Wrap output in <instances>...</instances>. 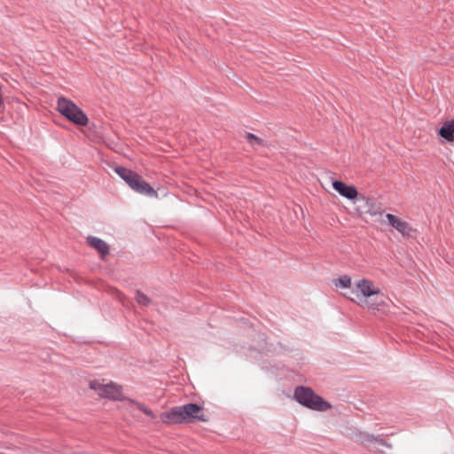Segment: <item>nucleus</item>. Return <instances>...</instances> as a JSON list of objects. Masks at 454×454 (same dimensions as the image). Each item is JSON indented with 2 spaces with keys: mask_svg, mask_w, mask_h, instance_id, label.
I'll list each match as a JSON object with an SVG mask.
<instances>
[{
  "mask_svg": "<svg viewBox=\"0 0 454 454\" xmlns=\"http://www.w3.org/2000/svg\"><path fill=\"white\" fill-rule=\"evenodd\" d=\"M295 399L302 405L316 411H326L331 405L316 395L310 388L299 387L294 392Z\"/></svg>",
  "mask_w": 454,
  "mask_h": 454,
  "instance_id": "obj_6",
  "label": "nucleus"
},
{
  "mask_svg": "<svg viewBox=\"0 0 454 454\" xmlns=\"http://www.w3.org/2000/svg\"><path fill=\"white\" fill-rule=\"evenodd\" d=\"M377 436L370 434H365L361 436V442L364 445H369L370 443L375 442V438Z\"/></svg>",
  "mask_w": 454,
  "mask_h": 454,
  "instance_id": "obj_15",
  "label": "nucleus"
},
{
  "mask_svg": "<svg viewBox=\"0 0 454 454\" xmlns=\"http://www.w3.org/2000/svg\"><path fill=\"white\" fill-rule=\"evenodd\" d=\"M440 137L447 142H454V120L446 121L438 131Z\"/></svg>",
  "mask_w": 454,
  "mask_h": 454,
  "instance_id": "obj_10",
  "label": "nucleus"
},
{
  "mask_svg": "<svg viewBox=\"0 0 454 454\" xmlns=\"http://www.w3.org/2000/svg\"><path fill=\"white\" fill-rule=\"evenodd\" d=\"M246 141L250 144L254 149L264 146L266 144L264 140L253 133H246L245 135Z\"/></svg>",
  "mask_w": 454,
  "mask_h": 454,
  "instance_id": "obj_11",
  "label": "nucleus"
},
{
  "mask_svg": "<svg viewBox=\"0 0 454 454\" xmlns=\"http://www.w3.org/2000/svg\"><path fill=\"white\" fill-rule=\"evenodd\" d=\"M125 400H127L129 402V403L136 406L138 410L143 411L148 417H150L152 419L155 418V414L153 413V411L152 410L146 408L144 404H142L133 399H129V398H125Z\"/></svg>",
  "mask_w": 454,
  "mask_h": 454,
  "instance_id": "obj_12",
  "label": "nucleus"
},
{
  "mask_svg": "<svg viewBox=\"0 0 454 454\" xmlns=\"http://www.w3.org/2000/svg\"><path fill=\"white\" fill-rule=\"evenodd\" d=\"M115 172L135 192L149 197H158L157 192L148 183L143 180L138 174L123 167L116 168Z\"/></svg>",
  "mask_w": 454,
  "mask_h": 454,
  "instance_id": "obj_4",
  "label": "nucleus"
},
{
  "mask_svg": "<svg viewBox=\"0 0 454 454\" xmlns=\"http://www.w3.org/2000/svg\"><path fill=\"white\" fill-rule=\"evenodd\" d=\"M135 300L142 306H149L151 303L150 298L139 290L136 292Z\"/></svg>",
  "mask_w": 454,
  "mask_h": 454,
  "instance_id": "obj_14",
  "label": "nucleus"
},
{
  "mask_svg": "<svg viewBox=\"0 0 454 454\" xmlns=\"http://www.w3.org/2000/svg\"><path fill=\"white\" fill-rule=\"evenodd\" d=\"M160 418L165 424L192 423L195 421L206 422L208 420L207 416L204 413L203 407L196 403L174 407L168 411L162 412Z\"/></svg>",
  "mask_w": 454,
  "mask_h": 454,
  "instance_id": "obj_2",
  "label": "nucleus"
},
{
  "mask_svg": "<svg viewBox=\"0 0 454 454\" xmlns=\"http://www.w3.org/2000/svg\"><path fill=\"white\" fill-rule=\"evenodd\" d=\"M375 442L378 443L380 446H385V447H387L388 449L392 448V444L391 443L386 442L384 439H382V438H380L379 436H377L375 438Z\"/></svg>",
  "mask_w": 454,
  "mask_h": 454,
  "instance_id": "obj_16",
  "label": "nucleus"
},
{
  "mask_svg": "<svg viewBox=\"0 0 454 454\" xmlns=\"http://www.w3.org/2000/svg\"><path fill=\"white\" fill-rule=\"evenodd\" d=\"M88 244L96 249L101 255V257H105L109 253L108 245L102 239L90 236L87 238Z\"/></svg>",
  "mask_w": 454,
  "mask_h": 454,
  "instance_id": "obj_9",
  "label": "nucleus"
},
{
  "mask_svg": "<svg viewBox=\"0 0 454 454\" xmlns=\"http://www.w3.org/2000/svg\"><path fill=\"white\" fill-rule=\"evenodd\" d=\"M333 187L340 195L349 200H354L358 196V192L354 185H348L342 181H333Z\"/></svg>",
  "mask_w": 454,
  "mask_h": 454,
  "instance_id": "obj_8",
  "label": "nucleus"
},
{
  "mask_svg": "<svg viewBox=\"0 0 454 454\" xmlns=\"http://www.w3.org/2000/svg\"><path fill=\"white\" fill-rule=\"evenodd\" d=\"M89 387L100 398L111 401L125 400L123 386L117 382L98 378L89 381Z\"/></svg>",
  "mask_w": 454,
  "mask_h": 454,
  "instance_id": "obj_3",
  "label": "nucleus"
},
{
  "mask_svg": "<svg viewBox=\"0 0 454 454\" xmlns=\"http://www.w3.org/2000/svg\"><path fill=\"white\" fill-rule=\"evenodd\" d=\"M386 219L388 224L403 236H411L414 231L411 225L400 216L387 213Z\"/></svg>",
  "mask_w": 454,
  "mask_h": 454,
  "instance_id": "obj_7",
  "label": "nucleus"
},
{
  "mask_svg": "<svg viewBox=\"0 0 454 454\" xmlns=\"http://www.w3.org/2000/svg\"><path fill=\"white\" fill-rule=\"evenodd\" d=\"M57 110L75 125L86 126L89 122L86 114L75 103L65 97L58 98Z\"/></svg>",
  "mask_w": 454,
  "mask_h": 454,
  "instance_id": "obj_5",
  "label": "nucleus"
},
{
  "mask_svg": "<svg viewBox=\"0 0 454 454\" xmlns=\"http://www.w3.org/2000/svg\"><path fill=\"white\" fill-rule=\"evenodd\" d=\"M335 286L337 287H340V288H351L352 286V279L348 275H343V276H340L336 281H335Z\"/></svg>",
  "mask_w": 454,
  "mask_h": 454,
  "instance_id": "obj_13",
  "label": "nucleus"
},
{
  "mask_svg": "<svg viewBox=\"0 0 454 454\" xmlns=\"http://www.w3.org/2000/svg\"><path fill=\"white\" fill-rule=\"evenodd\" d=\"M351 294L354 297H350V300L363 308L379 310L385 305V295L382 290L371 279L364 278L356 280Z\"/></svg>",
  "mask_w": 454,
  "mask_h": 454,
  "instance_id": "obj_1",
  "label": "nucleus"
}]
</instances>
